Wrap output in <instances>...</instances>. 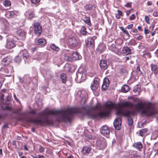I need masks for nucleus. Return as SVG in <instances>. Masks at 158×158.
<instances>
[{
    "instance_id": "nucleus-1",
    "label": "nucleus",
    "mask_w": 158,
    "mask_h": 158,
    "mask_svg": "<svg viewBox=\"0 0 158 158\" xmlns=\"http://www.w3.org/2000/svg\"><path fill=\"white\" fill-rule=\"evenodd\" d=\"M100 105L97 104L94 106H85L80 108L79 110L83 116H86L93 119L100 118ZM78 112V110L75 108L68 107L60 110H50L48 111H42L38 115L42 116L39 118L36 117L31 118V122L35 124L41 126L52 125V121L48 119L47 116L52 115L56 116V120L59 122H70L73 118V114Z\"/></svg>"
},
{
    "instance_id": "nucleus-2",
    "label": "nucleus",
    "mask_w": 158,
    "mask_h": 158,
    "mask_svg": "<svg viewBox=\"0 0 158 158\" xmlns=\"http://www.w3.org/2000/svg\"><path fill=\"white\" fill-rule=\"evenodd\" d=\"M141 111L142 114L146 115H151L155 113L154 109H150L149 106L146 109H144L142 102L134 104L128 101L119 104L116 114L120 116L127 117L128 125L131 126L133 123V120L131 116L136 115Z\"/></svg>"
},
{
    "instance_id": "nucleus-3",
    "label": "nucleus",
    "mask_w": 158,
    "mask_h": 158,
    "mask_svg": "<svg viewBox=\"0 0 158 158\" xmlns=\"http://www.w3.org/2000/svg\"><path fill=\"white\" fill-rule=\"evenodd\" d=\"M68 41L69 44L73 47H76L79 43V40L74 37H72L69 38Z\"/></svg>"
},
{
    "instance_id": "nucleus-4",
    "label": "nucleus",
    "mask_w": 158,
    "mask_h": 158,
    "mask_svg": "<svg viewBox=\"0 0 158 158\" xmlns=\"http://www.w3.org/2000/svg\"><path fill=\"white\" fill-rule=\"evenodd\" d=\"M35 33L38 36H40L42 32V27L39 23H35L34 24Z\"/></svg>"
},
{
    "instance_id": "nucleus-5",
    "label": "nucleus",
    "mask_w": 158,
    "mask_h": 158,
    "mask_svg": "<svg viewBox=\"0 0 158 158\" xmlns=\"http://www.w3.org/2000/svg\"><path fill=\"white\" fill-rule=\"evenodd\" d=\"M0 71L7 73H12L14 71L13 67L9 65L3 66L0 68Z\"/></svg>"
},
{
    "instance_id": "nucleus-6",
    "label": "nucleus",
    "mask_w": 158,
    "mask_h": 158,
    "mask_svg": "<svg viewBox=\"0 0 158 158\" xmlns=\"http://www.w3.org/2000/svg\"><path fill=\"white\" fill-rule=\"evenodd\" d=\"M16 46L15 42L13 39H8L7 40L6 48L10 49L15 47Z\"/></svg>"
},
{
    "instance_id": "nucleus-7",
    "label": "nucleus",
    "mask_w": 158,
    "mask_h": 158,
    "mask_svg": "<svg viewBox=\"0 0 158 158\" xmlns=\"http://www.w3.org/2000/svg\"><path fill=\"white\" fill-rule=\"evenodd\" d=\"M113 124L115 128L117 130L120 129L121 124V119L119 118H116L114 120Z\"/></svg>"
},
{
    "instance_id": "nucleus-8",
    "label": "nucleus",
    "mask_w": 158,
    "mask_h": 158,
    "mask_svg": "<svg viewBox=\"0 0 158 158\" xmlns=\"http://www.w3.org/2000/svg\"><path fill=\"white\" fill-rule=\"evenodd\" d=\"M18 13L16 11H7L6 14V16L8 18H14L16 17L18 15Z\"/></svg>"
},
{
    "instance_id": "nucleus-9",
    "label": "nucleus",
    "mask_w": 158,
    "mask_h": 158,
    "mask_svg": "<svg viewBox=\"0 0 158 158\" xmlns=\"http://www.w3.org/2000/svg\"><path fill=\"white\" fill-rule=\"evenodd\" d=\"M26 33L23 30L20 29L17 32L18 37L21 40H24L26 38Z\"/></svg>"
},
{
    "instance_id": "nucleus-10",
    "label": "nucleus",
    "mask_w": 158,
    "mask_h": 158,
    "mask_svg": "<svg viewBox=\"0 0 158 158\" xmlns=\"http://www.w3.org/2000/svg\"><path fill=\"white\" fill-rule=\"evenodd\" d=\"M21 54H23L25 63H28L30 61L31 57L27 51L26 50H23L21 52Z\"/></svg>"
},
{
    "instance_id": "nucleus-11",
    "label": "nucleus",
    "mask_w": 158,
    "mask_h": 158,
    "mask_svg": "<svg viewBox=\"0 0 158 158\" xmlns=\"http://www.w3.org/2000/svg\"><path fill=\"white\" fill-rule=\"evenodd\" d=\"M100 132L101 134L104 135H108L110 133V131L108 127L106 126H103L100 128Z\"/></svg>"
},
{
    "instance_id": "nucleus-12",
    "label": "nucleus",
    "mask_w": 158,
    "mask_h": 158,
    "mask_svg": "<svg viewBox=\"0 0 158 158\" xmlns=\"http://www.w3.org/2000/svg\"><path fill=\"white\" fill-rule=\"evenodd\" d=\"M98 87V82L97 78L94 79L93 82L91 84V88L93 90H95L97 89Z\"/></svg>"
},
{
    "instance_id": "nucleus-13",
    "label": "nucleus",
    "mask_w": 158,
    "mask_h": 158,
    "mask_svg": "<svg viewBox=\"0 0 158 158\" xmlns=\"http://www.w3.org/2000/svg\"><path fill=\"white\" fill-rule=\"evenodd\" d=\"M71 54L72 58L73 60H77L81 59V56L77 52H72Z\"/></svg>"
},
{
    "instance_id": "nucleus-14",
    "label": "nucleus",
    "mask_w": 158,
    "mask_h": 158,
    "mask_svg": "<svg viewBox=\"0 0 158 158\" xmlns=\"http://www.w3.org/2000/svg\"><path fill=\"white\" fill-rule=\"evenodd\" d=\"M11 62V59L10 56H7L3 58L1 61L2 64L3 66L9 65Z\"/></svg>"
},
{
    "instance_id": "nucleus-15",
    "label": "nucleus",
    "mask_w": 158,
    "mask_h": 158,
    "mask_svg": "<svg viewBox=\"0 0 158 158\" xmlns=\"http://www.w3.org/2000/svg\"><path fill=\"white\" fill-rule=\"evenodd\" d=\"M145 105H146V106L145 107H144V106H143V109H146L147 108L148 106V107L149 106V107L150 109V110L154 109V110L155 111V113L153 114H152L151 115H146L147 116H152V115H153L154 114H158V111H157L156 110V108H155V107H152L151 103V102H148V103H146Z\"/></svg>"
},
{
    "instance_id": "nucleus-16",
    "label": "nucleus",
    "mask_w": 158,
    "mask_h": 158,
    "mask_svg": "<svg viewBox=\"0 0 158 158\" xmlns=\"http://www.w3.org/2000/svg\"><path fill=\"white\" fill-rule=\"evenodd\" d=\"M85 43L87 46H89L90 45L93 46L94 44V40L91 37L87 38V40L85 41Z\"/></svg>"
},
{
    "instance_id": "nucleus-17",
    "label": "nucleus",
    "mask_w": 158,
    "mask_h": 158,
    "mask_svg": "<svg viewBox=\"0 0 158 158\" xmlns=\"http://www.w3.org/2000/svg\"><path fill=\"white\" fill-rule=\"evenodd\" d=\"M122 52L125 55L130 54L131 53V49L128 47H125L123 48Z\"/></svg>"
},
{
    "instance_id": "nucleus-18",
    "label": "nucleus",
    "mask_w": 158,
    "mask_h": 158,
    "mask_svg": "<svg viewBox=\"0 0 158 158\" xmlns=\"http://www.w3.org/2000/svg\"><path fill=\"white\" fill-rule=\"evenodd\" d=\"M100 66L101 68L105 69L107 68V63L105 60H102L100 61Z\"/></svg>"
},
{
    "instance_id": "nucleus-19",
    "label": "nucleus",
    "mask_w": 158,
    "mask_h": 158,
    "mask_svg": "<svg viewBox=\"0 0 158 158\" xmlns=\"http://www.w3.org/2000/svg\"><path fill=\"white\" fill-rule=\"evenodd\" d=\"M46 43V40L44 39H40L37 40L36 41V44L39 45H44Z\"/></svg>"
},
{
    "instance_id": "nucleus-20",
    "label": "nucleus",
    "mask_w": 158,
    "mask_h": 158,
    "mask_svg": "<svg viewBox=\"0 0 158 158\" xmlns=\"http://www.w3.org/2000/svg\"><path fill=\"white\" fill-rule=\"evenodd\" d=\"M85 9L86 10H94L95 7L92 4H88L85 6Z\"/></svg>"
},
{
    "instance_id": "nucleus-21",
    "label": "nucleus",
    "mask_w": 158,
    "mask_h": 158,
    "mask_svg": "<svg viewBox=\"0 0 158 158\" xmlns=\"http://www.w3.org/2000/svg\"><path fill=\"white\" fill-rule=\"evenodd\" d=\"M121 90L122 92L123 93H126L129 90V86L127 85H123L121 88Z\"/></svg>"
},
{
    "instance_id": "nucleus-22",
    "label": "nucleus",
    "mask_w": 158,
    "mask_h": 158,
    "mask_svg": "<svg viewBox=\"0 0 158 158\" xmlns=\"http://www.w3.org/2000/svg\"><path fill=\"white\" fill-rule=\"evenodd\" d=\"M158 137V130H155L153 132L151 136V139H156Z\"/></svg>"
},
{
    "instance_id": "nucleus-23",
    "label": "nucleus",
    "mask_w": 158,
    "mask_h": 158,
    "mask_svg": "<svg viewBox=\"0 0 158 158\" xmlns=\"http://www.w3.org/2000/svg\"><path fill=\"white\" fill-rule=\"evenodd\" d=\"M148 131V129L147 128L143 129L139 131V135L141 136L144 135Z\"/></svg>"
},
{
    "instance_id": "nucleus-24",
    "label": "nucleus",
    "mask_w": 158,
    "mask_h": 158,
    "mask_svg": "<svg viewBox=\"0 0 158 158\" xmlns=\"http://www.w3.org/2000/svg\"><path fill=\"white\" fill-rule=\"evenodd\" d=\"M134 147L136 148H142L143 144L140 142L135 143L133 144Z\"/></svg>"
},
{
    "instance_id": "nucleus-25",
    "label": "nucleus",
    "mask_w": 158,
    "mask_h": 158,
    "mask_svg": "<svg viewBox=\"0 0 158 158\" xmlns=\"http://www.w3.org/2000/svg\"><path fill=\"white\" fill-rule=\"evenodd\" d=\"M60 79L63 83H65L66 81V75L64 73H62L60 75Z\"/></svg>"
},
{
    "instance_id": "nucleus-26",
    "label": "nucleus",
    "mask_w": 158,
    "mask_h": 158,
    "mask_svg": "<svg viewBox=\"0 0 158 158\" xmlns=\"http://www.w3.org/2000/svg\"><path fill=\"white\" fill-rule=\"evenodd\" d=\"M84 22L88 25L90 26L91 25L90 17H85L83 20Z\"/></svg>"
},
{
    "instance_id": "nucleus-27",
    "label": "nucleus",
    "mask_w": 158,
    "mask_h": 158,
    "mask_svg": "<svg viewBox=\"0 0 158 158\" xmlns=\"http://www.w3.org/2000/svg\"><path fill=\"white\" fill-rule=\"evenodd\" d=\"M81 33L83 35H85L87 33L86 31V28L84 26H82L80 31Z\"/></svg>"
},
{
    "instance_id": "nucleus-28",
    "label": "nucleus",
    "mask_w": 158,
    "mask_h": 158,
    "mask_svg": "<svg viewBox=\"0 0 158 158\" xmlns=\"http://www.w3.org/2000/svg\"><path fill=\"white\" fill-rule=\"evenodd\" d=\"M112 47L111 50L113 52L115 53H118L119 52V48H116L114 45H112Z\"/></svg>"
},
{
    "instance_id": "nucleus-29",
    "label": "nucleus",
    "mask_w": 158,
    "mask_h": 158,
    "mask_svg": "<svg viewBox=\"0 0 158 158\" xmlns=\"http://www.w3.org/2000/svg\"><path fill=\"white\" fill-rule=\"evenodd\" d=\"M50 48L56 51H58L59 50V48L57 46H56L54 44H52L50 45Z\"/></svg>"
},
{
    "instance_id": "nucleus-30",
    "label": "nucleus",
    "mask_w": 158,
    "mask_h": 158,
    "mask_svg": "<svg viewBox=\"0 0 158 158\" xmlns=\"http://www.w3.org/2000/svg\"><path fill=\"white\" fill-rule=\"evenodd\" d=\"M151 70L154 73L156 72L157 69V67L156 65L151 64Z\"/></svg>"
},
{
    "instance_id": "nucleus-31",
    "label": "nucleus",
    "mask_w": 158,
    "mask_h": 158,
    "mask_svg": "<svg viewBox=\"0 0 158 158\" xmlns=\"http://www.w3.org/2000/svg\"><path fill=\"white\" fill-rule=\"evenodd\" d=\"M3 5L6 7H8L10 6L11 3L8 0H5L3 2Z\"/></svg>"
},
{
    "instance_id": "nucleus-32",
    "label": "nucleus",
    "mask_w": 158,
    "mask_h": 158,
    "mask_svg": "<svg viewBox=\"0 0 158 158\" xmlns=\"http://www.w3.org/2000/svg\"><path fill=\"white\" fill-rule=\"evenodd\" d=\"M110 81L107 78H105L103 80V84L108 86L110 84Z\"/></svg>"
},
{
    "instance_id": "nucleus-33",
    "label": "nucleus",
    "mask_w": 158,
    "mask_h": 158,
    "mask_svg": "<svg viewBox=\"0 0 158 158\" xmlns=\"http://www.w3.org/2000/svg\"><path fill=\"white\" fill-rule=\"evenodd\" d=\"M105 49V48L103 47V45H99L98 47V50L101 52H103Z\"/></svg>"
},
{
    "instance_id": "nucleus-34",
    "label": "nucleus",
    "mask_w": 158,
    "mask_h": 158,
    "mask_svg": "<svg viewBox=\"0 0 158 158\" xmlns=\"http://www.w3.org/2000/svg\"><path fill=\"white\" fill-rule=\"evenodd\" d=\"M21 60V58L19 56H17L14 59V60L16 63H19Z\"/></svg>"
},
{
    "instance_id": "nucleus-35",
    "label": "nucleus",
    "mask_w": 158,
    "mask_h": 158,
    "mask_svg": "<svg viewBox=\"0 0 158 158\" xmlns=\"http://www.w3.org/2000/svg\"><path fill=\"white\" fill-rule=\"evenodd\" d=\"M129 45H135L137 44V43L135 40H134L132 39L129 41Z\"/></svg>"
},
{
    "instance_id": "nucleus-36",
    "label": "nucleus",
    "mask_w": 158,
    "mask_h": 158,
    "mask_svg": "<svg viewBox=\"0 0 158 158\" xmlns=\"http://www.w3.org/2000/svg\"><path fill=\"white\" fill-rule=\"evenodd\" d=\"M90 150V149H82L81 150L82 152L84 154L88 153Z\"/></svg>"
},
{
    "instance_id": "nucleus-37",
    "label": "nucleus",
    "mask_w": 158,
    "mask_h": 158,
    "mask_svg": "<svg viewBox=\"0 0 158 158\" xmlns=\"http://www.w3.org/2000/svg\"><path fill=\"white\" fill-rule=\"evenodd\" d=\"M121 30L127 35L129 36V32L124 27H121Z\"/></svg>"
},
{
    "instance_id": "nucleus-38",
    "label": "nucleus",
    "mask_w": 158,
    "mask_h": 158,
    "mask_svg": "<svg viewBox=\"0 0 158 158\" xmlns=\"http://www.w3.org/2000/svg\"><path fill=\"white\" fill-rule=\"evenodd\" d=\"M146 22L148 24H149L150 22V19L148 16H146L144 18Z\"/></svg>"
},
{
    "instance_id": "nucleus-39",
    "label": "nucleus",
    "mask_w": 158,
    "mask_h": 158,
    "mask_svg": "<svg viewBox=\"0 0 158 158\" xmlns=\"http://www.w3.org/2000/svg\"><path fill=\"white\" fill-rule=\"evenodd\" d=\"M35 17V15L34 13L32 12L30 13L29 14V18L31 19L32 18H34Z\"/></svg>"
},
{
    "instance_id": "nucleus-40",
    "label": "nucleus",
    "mask_w": 158,
    "mask_h": 158,
    "mask_svg": "<svg viewBox=\"0 0 158 158\" xmlns=\"http://www.w3.org/2000/svg\"><path fill=\"white\" fill-rule=\"evenodd\" d=\"M137 72L139 74L141 75L142 74V72L141 71L139 66H138L137 67L136 69Z\"/></svg>"
},
{
    "instance_id": "nucleus-41",
    "label": "nucleus",
    "mask_w": 158,
    "mask_h": 158,
    "mask_svg": "<svg viewBox=\"0 0 158 158\" xmlns=\"http://www.w3.org/2000/svg\"><path fill=\"white\" fill-rule=\"evenodd\" d=\"M77 78L76 79V81L78 79H81V78L82 77V76L81 75V73H78L77 74Z\"/></svg>"
},
{
    "instance_id": "nucleus-42",
    "label": "nucleus",
    "mask_w": 158,
    "mask_h": 158,
    "mask_svg": "<svg viewBox=\"0 0 158 158\" xmlns=\"http://www.w3.org/2000/svg\"><path fill=\"white\" fill-rule=\"evenodd\" d=\"M155 27L154 24L153 23H152L151 24L150 27H149V29L152 31L154 28Z\"/></svg>"
},
{
    "instance_id": "nucleus-43",
    "label": "nucleus",
    "mask_w": 158,
    "mask_h": 158,
    "mask_svg": "<svg viewBox=\"0 0 158 158\" xmlns=\"http://www.w3.org/2000/svg\"><path fill=\"white\" fill-rule=\"evenodd\" d=\"M108 86L103 84L102 85V89L103 90H106L107 87Z\"/></svg>"
},
{
    "instance_id": "nucleus-44",
    "label": "nucleus",
    "mask_w": 158,
    "mask_h": 158,
    "mask_svg": "<svg viewBox=\"0 0 158 158\" xmlns=\"http://www.w3.org/2000/svg\"><path fill=\"white\" fill-rule=\"evenodd\" d=\"M32 3L36 4L39 3L40 2V0H31Z\"/></svg>"
},
{
    "instance_id": "nucleus-45",
    "label": "nucleus",
    "mask_w": 158,
    "mask_h": 158,
    "mask_svg": "<svg viewBox=\"0 0 158 158\" xmlns=\"http://www.w3.org/2000/svg\"><path fill=\"white\" fill-rule=\"evenodd\" d=\"M3 22L4 24H5V26L6 27L8 26L9 23L7 22V21L6 20L4 19L3 21Z\"/></svg>"
},
{
    "instance_id": "nucleus-46",
    "label": "nucleus",
    "mask_w": 158,
    "mask_h": 158,
    "mask_svg": "<svg viewBox=\"0 0 158 158\" xmlns=\"http://www.w3.org/2000/svg\"><path fill=\"white\" fill-rule=\"evenodd\" d=\"M133 26V24H130V25H127V28L128 29H131L132 28Z\"/></svg>"
},
{
    "instance_id": "nucleus-47",
    "label": "nucleus",
    "mask_w": 158,
    "mask_h": 158,
    "mask_svg": "<svg viewBox=\"0 0 158 158\" xmlns=\"http://www.w3.org/2000/svg\"><path fill=\"white\" fill-rule=\"evenodd\" d=\"M135 15L134 14H132L129 17V19L130 20L134 19L135 18Z\"/></svg>"
},
{
    "instance_id": "nucleus-48",
    "label": "nucleus",
    "mask_w": 158,
    "mask_h": 158,
    "mask_svg": "<svg viewBox=\"0 0 158 158\" xmlns=\"http://www.w3.org/2000/svg\"><path fill=\"white\" fill-rule=\"evenodd\" d=\"M28 113L30 114H36V112L34 110H32L29 111Z\"/></svg>"
},
{
    "instance_id": "nucleus-49",
    "label": "nucleus",
    "mask_w": 158,
    "mask_h": 158,
    "mask_svg": "<svg viewBox=\"0 0 158 158\" xmlns=\"http://www.w3.org/2000/svg\"><path fill=\"white\" fill-rule=\"evenodd\" d=\"M124 6L126 7H131V3H127Z\"/></svg>"
},
{
    "instance_id": "nucleus-50",
    "label": "nucleus",
    "mask_w": 158,
    "mask_h": 158,
    "mask_svg": "<svg viewBox=\"0 0 158 158\" xmlns=\"http://www.w3.org/2000/svg\"><path fill=\"white\" fill-rule=\"evenodd\" d=\"M144 32L145 34H147L149 33V31L147 29H145L144 30Z\"/></svg>"
},
{
    "instance_id": "nucleus-51",
    "label": "nucleus",
    "mask_w": 158,
    "mask_h": 158,
    "mask_svg": "<svg viewBox=\"0 0 158 158\" xmlns=\"http://www.w3.org/2000/svg\"><path fill=\"white\" fill-rule=\"evenodd\" d=\"M152 15L154 17H156L158 15V13L157 11L154 12L153 13Z\"/></svg>"
},
{
    "instance_id": "nucleus-52",
    "label": "nucleus",
    "mask_w": 158,
    "mask_h": 158,
    "mask_svg": "<svg viewBox=\"0 0 158 158\" xmlns=\"http://www.w3.org/2000/svg\"><path fill=\"white\" fill-rule=\"evenodd\" d=\"M19 79L21 83H23L24 82V80L23 78L19 77Z\"/></svg>"
},
{
    "instance_id": "nucleus-53",
    "label": "nucleus",
    "mask_w": 158,
    "mask_h": 158,
    "mask_svg": "<svg viewBox=\"0 0 158 158\" xmlns=\"http://www.w3.org/2000/svg\"><path fill=\"white\" fill-rule=\"evenodd\" d=\"M117 12H118V15H120L121 16H122V12L118 10H117Z\"/></svg>"
},
{
    "instance_id": "nucleus-54",
    "label": "nucleus",
    "mask_w": 158,
    "mask_h": 158,
    "mask_svg": "<svg viewBox=\"0 0 158 158\" xmlns=\"http://www.w3.org/2000/svg\"><path fill=\"white\" fill-rule=\"evenodd\" d=\"M14 97L15 99L16 100L17 102H20L19 100L16 98V95L15 94L14 95Z\"/></svg>"
},
{
    "instance_id": "nucleus-55",
    "label": "nucleus",
    "mask_w": 158,
    "mask_h": 158,
    "mask_svg": "<svg viewBox=\"0 0 158 158\" xmlns=\"http://www.w3.org/2000/svg\"><path fill=\"white\" fill-rule=\"evenodd\" d=\"M40 103L39 104V103H37L38 105L39 106L40 108H41L42 107V104L41 102H40Z\"/></svg>"
},
{
    "instance_id": "nucleus-56",
    "label": "nucleus",
    "mask_w": 158,
    "mask_h": 158,
    "mask_svg": "<svg viewBox=\"0 0 158 158\" xmlns=\"http://www.w3.org/2000/svg\"><path fill=\"white\" fill-rule=\"evenodd\" d=\"M132 10V9H131L130 10H127V11L126 12V13L127 15V16H128L129 15H130V13H131L130 11L131 10Z\"/></svg>"
},
{
    "instance_id": "nucleus-57",
    "label": "nucleus",
    "mask_w": 158,
    "mask_h": 158,
    "mask_svg": "<svg viewBox=\"0 0 158 158\" xmlns=\"http://www.w3.org/2000/svg\"><path fill=\"white\" fill-rule=\"evenodd\" d=\"M37 48L35 47L34 48H31V52H33L34 51L36 50Z\"/></svg>"
},
{
    "instance_id": "nucleus-58",
    "label": "nucleus",
    "mask_w": 158,
    "mask_h": 158,
    "mask_svg": "<svg viewBox=\"0 0 158 158\" xmlns=\"http://www.w3.org/2000/svg\"><path fill=\"white\" fill-rule=\"evenodd\" d=\"M125 69H122L120 70V72L121 73H125L126 72Z\"/></svg>"
},
{
    "instance_id": "nucleus-59",
    "label": "nucleus",
    "mask_w": 158,
    "mask_h": 158,
    "mask_svg": "<svg viewBox=\"0 0 158 158\" xmlns=\"http://www.w3.org/2000/svg\"><path fill=\"white\" fill-rule=\"evenodd\" d=\"M96 144L98 145V147H100L101 146V142L100 141H98L96 142Z\"/></svg>"
},
{
    "instance_id": "nucleus-60",
    "label": "nucleus",
    "mask_w": 158,
    "mask_h": 158,
    "mask_svg": "<svg viewBox=\"0 0 158 158\" xmlns=\"http://www.w3.org/2000/svg\"><path fill=\"white\" fill-rule=\"evenodd\" d=\"M18 45L19 46H22L23 45V43L21 42H19L18 43Z\"/></svg>"
},
{
    "instance_id": "nucleus-61",
    "label": "nucleus",
    "mask_w": 158,
    "mask_h": 158,
    "mask_svg": "<svg viewBox=\"0 0 158 158\" xmlns=\"http://www.w3.org/2000/svg\"><path fill=\"white\" fill-rule=\"evenodd\" d=\"M143 36L142 35H140L139 36L137 37V39L139 40H141L143 39Z\"/></svg>"
},
{
    "instance_id": "nucleus-62",
    "label": "nucleus",
    "mask_w": 158,
    "mask_h": 158,
    "mask_svg": "<svg viewBox=\"0 0 158 158\" xmlns=\"http://www.w3.org/2000/svg\"><path fill=\"white\" fill-rule=\"evenodd\" d=\"M120 16H121L119 15H118L117 14H116L115 15V17L118 19H120Z\"/></svg>"
},
{
    "instance_id": "nucleus-63",
    "label": "nucleus",
    "mask_w": 158,
    "mask_h": 158,
    "mask_svg": "<svg viewBox=\"0 0 158 158\" xmlns=\"http://www.w3.org/2000/svg\"><path fill=\"white\" fill-rule=\"evenodd\" d=\"M3 127L4 128H8V124H5L3 126Z\"/></svg>"
},
{
    "instance_id": "nucleus-64",
    "label": "nucleus",
    "mask_w": 158,
    "mask_h": 158,
    "mask_svg": "<svg viewBox=\"0 0 158 158\" xmlns=\"http://www.w3.org/2000/svg\"><path fill=\"white\" fill-rule=\"evenodd\" d=\"M153 11V10L152 9H150L147 10V12L148 13L152 12Z\"/></svg>"
}]
</instances>
